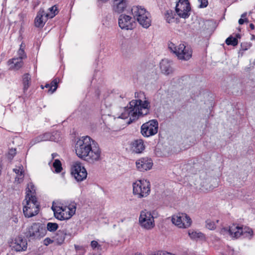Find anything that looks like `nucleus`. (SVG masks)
Masks as SVG:
<instances>
[{"mask_svg": "<svg viewBox=\"0 0 255 255\" xmlns=\"http://www.w3.org/2000/svg\"><path fill=\"white\" fill-rule=\"evenodd\" d=\"M58 83V80L57 79L52 80L50 84V89H49L48 92H50L51 94L55 92L57 88Z\"/></svg>", "mask_w": 255, "mask_h": 255, "instance_id": "c85d7f7f", "label": "nucleus"}, {"mask_svg": "<svg viewBox=\"0 0 255 255\" xmlns=\"http://www.w3.org/2000/svg\"><path fill=\"white\" fill-rule=\"evenodd\" d=\"M189 236L190 237L191 239H196L199 238L200 237L201 233H197L196 232H188Z\"/></svg>", "mask_w": 255, "mask_h": 255, "instance_id": "4c0bfd02", "label": "nucleus"}, {"mask_svg": "<svg viewBox=\"0 0 255 255\" xmlns=\"http://www.w3.org/2000/svg\"><path fill=\"white\" fill-rule=\"evenodd\" d=\"M220 233L224 235L229 234L230 235L229 228H223L221 229Z\"/></svg>", "mask_w": 255, "mask_h": 255, "instance_id": "a19ab883", "label": "nucleus"}, {"mask_svg": "<svg viewBox=\"0 0 255 255\" xmlns=\"http://www.w3.org/2000/svg\"><path fill=\"white\" fill-rule=\"evenodd\" d=\"M52 209L54 212L55 218L59 220H68L72 216L69 211V209L66 206L53 204Z\"/></svg>", "mask_w": 255, "mask_h": 255, "instance_id": "9d476101", "label": "nucleus"}, {"mask_svg": "<svg viewBox=\"0 0 255 255\" xmlns=\"http://www.w3.org/2000/svg\"><path fill=\"white\" fill-rule=\"evenodd\" d=\"M31 84V77L29 74L26 73L22 77L23 91L25 93Z\"/></svg>", "mask_w": 255, "mask_h": 255, "instance_id": "b1692460", "label": "nucleus"}, {"mask_svg": "<svg viewBox=\"0 0 255 255\" xmlns=\"http://www.w3.org/2000/svg\"><path fill=\"white\" fill-rule=\"evenodd\" d=\"M241 47L243 50H247L250 48V44L248 43H242Z\"/></svg>", "mask_w": 255, "mask_h": 255, "instance_id": "37998d69", "label": "nucleus"}, {"mask_svg": "<svg viewBox=\"0 0 255 255\" xmlns=\"http://www.w3.org/2000/svg\"><path fill=\"white\" fill-rule=\"evenodd\" d=\"M140 225L143 228L150 230L154 227V221L151 213L146 210L142 211L139 217Z\"/></svg>", "mask_w": 255, "mask_h": 255, "instance_id": "9b49d317", "label": "nucleus"}, {"mask_svg": "<svg viewBox=\"0 0 255 255\" xmlns=\"http://www.w3.org/2000/svg\"><path fill=\"white\" fill-rule=\"evenodd\" d=\"M172 61L167 59H163L160 63L161 72L166 75H169L173 72Z\"/></svg>", "mask_w": 255, "mask_h": 255, "instance_id": "6ab92c4d", "label": "nucleus"}, {"mask_svg": "<svg viewBox=\"0 0 255 255\" xmlns=\"http://www.w3.org/2000/svg\"><path fill=\"white\" fill-rule=\"evenodd\" d=\"M11 64L12 68L18 70L23 65L22 59L19 58H14L9 61Z\"/></svg>", "mask_w": 255, "mask_h": 255, "instance_id": "393cba45", "label": "nucleus"}, {"mask_svg": "<svg viewBox=\"0 0 255 255\" xmlns=\"http://www.w3.org/2000/svg\"><path fill=\"white\" fill-rule=\"evenodd\" d=\"M41 88L43 89H44V87H43L42 86H41Z\"/></svg>", "mask_w": 255, "mask_h": 255, "instance_id": "4d7b16f0", "label": "nucleus"}, {"mask_svg": "<svg viewBox=\"0 0 255 255\" xmlns=\"http://www.w3.org/2000/svg\"><path fill=\"white\" fill-rule=\"evenodd\" d=\"M191 7L188 0H179L176 3L175 11L181 18H187L190 14Z\"/></svg>", "mask_w": 255, "mask_h": 255, "instance_id": "f8f14e48", "label": "nucleus"}, {"mask_svg": "<svg viewBox=\"0 0 255 255\" xmlns=\"http://www.w3.org/2000/svg\"><path fill=\"white\" fill-rule=\"evenodd\" d=\"M67 207L69 209V211L72 216L75 214L76 210V204L75 202L71 203Z\"/></svg>", "mask_w": 255, "mask_h": 255, "instance_id": "c9c22d12", "label": "nucleus"}, {"mask_svg": "<svg viewBox=\"0 0 255 255\" xmlns=\"http://www.w3.org/2000/svg\"><path fill=\"white\" fill-rule=\"evenodd\" d=\"M45 88H48V90L49 89H50V84H46L45 86H44Z\"/></svg>", "mask_w": 255, "mask_h": 255, "instance_id": "de8ad7c7", "label": "nucleus"}, {"mask_svg": "<svg viewBox=\"0 0 255 255\" xmlns=\"http://www.w3.org/2000/svg\"><path fill=\"white\" fill-rule=\"evenodd\" d=\"M75 152L80 158L90 163L101 159V150L99 144L89 136H82L77 141Z\"/></svg>", "mask_w": 255, "mask_h": 255, "instance_id": "f257e3e1", "label": "nucleus"}, {"mask_svg": "<svg viewBox=\"0 0 255 255\" xmlns=\"http://www.w3.org/2000/svg\"><path fill=\"white\" fill-rule=\"evenodd\" d=\"M53 166L55 168L56 173H59L62 169V165L59 159H55L53 163Z\"/></svg>", "mask_w": 255, "mask_h": 255, "instance_id": "7c9ffc66", "label": "nucleus"}, {"mask_svg": "<svg viewBox=\"0 0 255 255\" xmlns=\"http://www.w3.org/2000/svg\"><path fill=\"white\" fill-rule=\"evenodd\" d=\"M71 173L78 182L84 180L87 176L86 169L80 162H75L73 164L71 168Z\"/></svg>", "mask_w": 255, "mask_h": 255, "instance_id": "4468645a", "label": "nucleus"}, {"mask_svg": "<svg viewBox=\"0 0 255 255\" xmlns=\"http://www.w3.org/2000/svg\"><path fill=\"white\" fill-rule=\"evenodd\" d=\"M169 48L180 60H188L192 57V50L191 47L185 46L184 44H180L177 47H175L173 43H171L169 45Z\"/></svg>", "mask_w": 255, "mask_h": 255, "instance_id": "0eeeda50", "label": "nucleus"}, {"mask_svg": "<svg viewBox=\"0 0 255 255\" xmlns=\"http://www.w3.org/2000/svg\"><path fill=\"white\" fill-rule=\"evenodd\" d=\"M99 1H100L102 2H105L106 1H107L108 0H98Z\"/></svg>", "mask_w": 255, "mask_h": 255, "instance_id": "603ef678", "label": "nucleus"}, {"mask_svg": "<svg viewBox=\"0 0 255 255\" xmlns=\"http://www.w3.org/2000/svg\"><path fill=\"white\" fill-rule=\"evenodd\" d=\"M246 13H244L243 14H242L241 17H245L246 16Z\"/></svg>", "mask_w": 255, "mask_h": 255, "instance_id": "3c124183", "label": "nucleus"}, {"mask_svg": "<svg viewBox=\"0 0 255 255\" xmlns=\"http://www.w3.org/2000/svg\"><path fill=\"white\" fill-rule=\"evenodd\" d=\"M110 97H111V96H109V97L107 98L106 99V100H108L110 98Z\"/></svg>", "mask_w": 255, "mask_h": 255, "instance_id": "864d4df0", "label": "nucleus"}, {"mask_svg": "<svg viewBox=\"0 0 255 255\" xmlns=\"http://www.w3.org/2000/svg\"><path fill=\"white\" fill-rule=\"evenodd\" d=\"M26 1H27L28 0H25Z\"/></svg>", "mask_w": 255, "mask_h": 255, "instance_id": "13d9d810", "label": "nucleus"}, {"mask_svg": "<svg viewBox=\"0 0 255 255\" xmlns=\"http://www.w3.org/2000/svg\"><path fill=\"white\" fill-rule=\"evenodd\" d=\"M200 3V5L199 7L200 8H205L208 5V0H198Z\"/></svg>", "mask_w": 255, "mask_h": 255, "instance_id": "58836bf2", "label": "nucleus"}, {"mask_svg": "<svg viewBox=\"0 0 255 255\" xmlns=\"http://www.w3.org/2000/svg\"><path fill=\"white\" fill-rule=\"evenodd\" d=\"M54 241L53 240H52L51 239H50L49 238H46V239H45L43 241V244L45 246H48L49 245V244L52 243L53 242H54Z\"/></svg>", "mask_w": 255, "mask_h": 255, "instance_id": "79ce46f5", "label": "nucleus"}, {"mask_svg": "<svg viewBox=\"0 0 255 255\" xmlns=\"http://www.w3.org/2000/svg\"><path fill=\"white\" fill-rule=\"evenodd\" d=\"M49 17L46 16V13L42 9H40L37 12L35 18L34 23L36 27H42Z\"/></svg>", "mask_w": 255, "mask_h": 255, "instance_id": "aec40b11", "label": "nucleus"}, {"mask_svg": "<svg viewBox=\"0 0 255 255\" xmlns=\"http://www.w3.org/2000/svg\"><path fill=\"white\" fill-rule=\"evenodd\" d=\"M226 43L228 45L236 46L238 44V39L234 38L232 36H230L226 40Z\"/></svg>", "mask_w": 255, "mask_h": 255, "instance_id": "c756f323", "label": "nucleus"}, {"mask_svg": "<svg viewBox=\"0 0 255 255\" xmlns=\"http://www.w3.org/2000/svg\"><path fill=\"white\" fill-rule=\"evenodd\" d=\"M172 222L179 228H186L191 225L192 221L187 214L178 213L172 216Z\"/></svg>", "mask_w": 255, "mask_h": 255, "instance_id": "ddd939ff", "label": "nucleus"}, {"mask_svg": "<svg viewBox=\"0 0 255 255\" xmlns=\"http://www.w3.org/2000/svg\"><path fill=\"white\" fill-rule=\"evenodd\" d=\"M135 255H141L140 254H136Z\"/></svg>", "mask_w": 255, "mask_h": 255, "instance_id": "5fc2aeb1", "label": "nucleus"}, {"mask_svg": "<svg viewBox=\"0 0 255 255\" xmlns=\"http://www.w3.org/2000/svg\"><path fill=\"white\" fill-rule=\"evenodd\" d=\"M140 97L142 96L144 100L141 99L132 100L128 105L124 108H120V112L116 114L117 118L126 119L129 118L128 124L132 123L139 118H142L149 114L150 103L146 99L143 93H140Z\"/></svg>", "mask_w": 255, "mask_h": 255, "instance_id": "f03ea898", "label": "nucleus"}, {"mask_svg": "<svg viewBox=\"0 0 255 255\" xmlns=\"http://www.w3.org/2000/svg\"><path fill=\"white\" fill-rule=\"evenodd\" d=\"M127 5L128 4H127L113 2V9L114 12L120 13L125 10Z\"/></svg>", "mask_w": 255, "mask_h": 255, "instance_id": "a878e982", "label": "nucleus"}, {"mask_svg": "<svg viewBox=\"0 0 255 255\" xmlns=\"http://www.w3.org/2000/svg\"><path fill=\"white\" fill-rule=\"evenodd\" d=\"M58 156V154L56 153H53L52 154V158H54L55 157L57 156Z\"/></svg>", "mask_w": 255, "mask_h": 255, "instance_id": "09e8293b", "label": "nucleus"}, {"mask_svg": "<svg viewBox=\"0 0 255 255\" xmlns=\"http://www.w3.org/2000/svg\"><path fill=\"white\" fill-rule=\"evenodd\" d=\"M247 21H248V19L247 18H245V19H244L243 18H240L239 20V23L240 24H243L245 22H247Z\"/></svg>", "mask_w": 255, "mask_h": 255, "instance_id": "a18cd8bd", "label": "nucleus"}, {"mask_svg": "<svg viewBox=\"0 0 255 255\" xmlns=\"http://www.w3.org/2000/svg\"><path fill=\"white\" fill-rule=\"evenodd\" d=\"M131 149L136 153H141L145 149L143 140L141 139L134 140L131 143Z\"/></svg>", "mask_w": 255, "mask_h": 255, "instance_id": "412c9836", "label": "nucleus"}, {"mask_svg": "<svg viewBox=\"0 0 255 255\" xmlns=\"http://www.w3.org/2000/svg\"><path fill=\"white\" fill-rule=\"evenodd\" d=\"M49 13H46V16L49 18H53L58 13L57 7L56 5H54L49 8Z\"/></svg>", "mask_w": 255, "mask_h": 255, "instance_id": "cd10ccee", "label": "nucleus"}, {"mask_svg": "<svg viewBox=\"0 0 255 255\" xmlns=\"http://www.w3.org/2000/svg\"><path fill=\"white\" fill-rule=\"evenodd\" d=\"M230 236L232 239H238L242 235L246 237L252 236L253 230L248 227L233 225L229 227Z\"/></svg>", "mask_w": 255, "mask_h": 255, "instance_id": "6e6552de", "label": "nucleus"}, {"mask_svg": "<svg viewBox=\"0 0 255 255\" xmlns=\"http://www.w3.org/2000/svg\"><path fill=\"white\" fill-rule=\"evenodd\" d=\"M158 124L156 120H152L143 124L141 127V133L145 137L155 134L158 131Z\"/></svg>", "mask_w": 255, "mask_h": 255, "instance_id": "1a4fd4ad", "label": "nucleus"}, {"mask_svg": "<svg viewBox=\"0 0 255 255\" xmlns=\"http://www.w3.org/2000/svg\"><path fill=\"white\" fill-rule=\"evenodd\" d=\"M11 247L12 249L16 252L24 251L27 247V241L22 237H17L12 243Z\"/></svg>", "mask_w": 255, "mask_h": 255, "instance_id": "a211bd4d", "label": "nucleus"}, {"mask_svg": "<svg viewBox=\"0 0 255 255\" xmlns=\"http://www.w3.org/2000/svg\"><path fill=\"white\" fill-rule=\"evenodd\" d=\"M206 227L209 230H213L216 228L215 223L211 220H207L206 221Z\"/></svg>", "mask_w": 255, "mask_h": 255, "instance_id": "72a5a7b5", "label": "nucleus"}, {"mask_svg": "<svg viewBox=\"0 0 255 255\" xmlns=\"http://www.w3.org/2000/svg\"><path fill=\"white\" fill-rule=\"evenodd\" d=\"M35 194L36 191L35 186L32 182H30L27 184V187L26 189L25 197L29 195V198L33 199L34 198H36Z\"/></svg>", "mask_w": 255, "mask_h": 255, "instance_id": "5701e85b", "label": "nucleus"}, {"mask_svg": "<svg viewBox=\"0 0 255 255\" xmlns=\"http://www.w3.org/2000/svg\"><path fill=\"white\" fill-rule=\"evenodd\" d=\"M237 39V38H241V36L239 34H236V37Z\"/></svg>", "mask_w": 255, "mask_h": 255, "instance_id": "8fccbe9b", "label": "nucleus"}, {"mask_svg": "<svg viewBox=\"0 0 255 255\" xmlns=\"http://www.w3.org/2000/svg\"><path fill=\"white\" fill-rule=\"evenodd\" d=\"M150 192L149 182L145 180H138L132 184V193L138 198L147 197Z\"/></svg>", "mask_w": 255, "mask_h": 255, "instance_id": "20e7f679", "label": "nucleus"}, {"mask_svg": "<svg viewBox=\"0 0 255 255\" xmlns=\"http://www.w3.org/2000/svg\"><path fill=\"white\" fill-rule=\"evenodd\" d=\"M46 233L45 228L39 223H34L27 228L25 235L29 240L40 239Z\"/></svg>", "mask_w": 255, "mask_h": 255, "instance_id": "423d86ee", "label": "nucleus"}, {"mask_svg": "<svg viewBox=\"0 0 255 255\" xmlns=\"http://www.w3.org/2000/svg\"><path fill=\"white\" fill-rule=\"evenodd\" d=\"M23 167H19L18 169L14 168L13 171L17 175L18 177H15V181L18 183H20L23 180Z\"/></svg>", "mask_w": 255, "mask_h": 255, "instance_id": "bb28decb", "label": "nucleus"}, {"mask_svg": "<svg viewBox=\"0 0 255 255\" xmlns=\"http://www.w3.org/2000/svg\"><path fill=\"white\" fill-rule=\"evenodd\" d=\"M250 27L252 29H255V25L253 23H251L250 24Z\"/></svg>", "mask_w": 255, "mask_h": 255, "instance_id": "49530a36", "label": "nucleus"}, {"mask_svg": "<svg viewBox=\"0 0 255 255\" xmlns=\"http://www.w3.org/2000/svg\"><path fill=\"white\" fill-rule=\"evenodd\" d=\"M58 225L57 223L48 222L47 224V229L50 232H54L57 230Z\"/></svg>", "mask_w": 255, "mask_h": 255, "instance_id": "473e14b6", "label": "nucleus"}, {"mask_svg": "<svg viewBox=\"0 0 255 255\" xmlns=\"http://www.w3.org/2000/svg\"><path fill=\"white\" fill-rule=\"evenodd\" d=\"M91 246L93 249L97 248L98 249L101 250V246L96 241H92L91 243Z\"/></svg>", "mask_w": 255, "mask_h": 255, "instance_id": "ea45409f", "label": "nucleus"}, {"mask_svg": "<svg viewBox=\"0 0 255 255\" xmlns=\"http://www.w3.org/2000/svg\"><path fill=\"white\" fill-rule=\"evenodd\" d=\"M119 25L123 29H132L135 26V22L130 16L122 14L119 18Z\"/></svg>", "mask_w": 255, "mask_h": 255, "instance_id": "dca6fc26", "label": "nucleus"}, {"mask_svg": "<svg viewBox=\"0 0 255 255\" xmlns=\"http://www.w3.org/2000/svg\"><path fill=\"white\" fill-rule=\"evenodd\" d=\"M216 222H217V223H218V222H219V220H216Z\"/></svg>", "mask_w": 255, "mask_h": 255, "instance_id": "6e6d98bb", "label": "nucleus"}, {"mask_svg": "<svg viewBox=\"0 0 255 255\" xmlns=\"http://www.w3.org/2000/svg\"><path fill=\"white\" fill-rule=\"evenodd\" d=\"M66 233L64 230H59L54 237V242L58 245L63 243L65 239Z\"/></svg>", "mask_w": 255, "mask_h": 255, "instance_id": "4be33fe9", "label": "nucleus"}, {"mask_svg": "<svg viewBox=\"0 0 255 255\" xmlns=\"http://www.w3.org/2000/svg\"><path fill=\"white\" fill-rule=\"evenodd\" d=\"M28 196L25 197L22 203L24 205L23 212L26 218H30L36 215L39 210V204L37 198H29Z\"/></svg>", "mask_w": 255, "mask_h": 255, "instance_id": "39448f33", "label": "nucleus"}, {"mask_svg": "<svg viewBox=\"0 0 255 255\" xmlns=\"http://www.w3.org/2000/svg\"><path fill=\"white\" fill-rule=\"evenodd\" d=\"M18 58H20L21 59H23L26 57V55L25 53L24 49L23 48H22V44H21L19 50L18 51Z\"/></svg>", "mask_w": 255, "mask_h": 255, "instance_id": "e433bc0d", "label": "nucleus"}, {"mask_svg": "<svg viewBox=\"0 0 255 255\" xmlns=\"http://www.w3.org/2000/svg\"><path fill=\"white\" fill-rule=\"evenodd\" d=\"M136 169L140 171L143 172L150 170L153 166V162L150 158L148 157H141L135 162Z\"/></svg>", "mask_w": 255, "mask_h": 255, "instance_id": "f3484780", "label": "nucleus"}, {"mask_svg": "<svg viewBox=\"0 0 255 255\" xmlns=\"http://www.w3.org/2000/svg\"><path fill=\"white\" fill-rule=\"evenodd\" d=\"M59 132L57 131L53 132L52 133L50 132H46L33 139L31 141V143L33 145L36 143L47 140L57 141L59 140Z\"/></svg>", "mask_w": 255, "mask_h": 255, "instance_id": "2eb2a0df", "label": "nucleus"}, {"mask_svg": "<svg viewBox=\"0 0 255 255\" xmlns=\"http://www.w3.org/2000/svg\"><path fill=\"white\" fill-rule=\"evenodd\" d=\"M132 15L143 28H147L151 23L150 13L141 6H133L131 9Z\"/></svg>", "mask_w": 255, "mask_h": 255, "instance_id": "7ed1b4c3", "label": "nucleus"}, {"mask_svg": "<svg viewBox=\"0 0 255 255\" xmlns=\"http://www.w3.org/2000/svg\"><path fill=\"white\" fill-rule=\"evenodd\" d=\"M173 12L171 10H168L165 14V17L168 23H170L174 19Z\"/></svg>", "mask_w": 255, "mask_h": 255, "instance_id": "2f4dec72", "label": "nucleus"}, {"mask_svg": "<svg viewBox=\"0 0 255 255\" xmlns=\"http://www.w3.org/2000/svg\"><path fill=\"white\" fill-rule=\"evenodd\" d=\"M113 2L118 3H124V4H128V0H114Z\"/></svg>", "mask_w": 255, "mask_h": 255, "instance_id": "c03bdc74", "label": "nucleus"}, {"mask_svg": "<svg viewBox=\"0 0 255 255\" xmlns=\"http://www.w3.org/2000/svg\"><path fill=\"white\" fill-rule=\"evenodd\" d=\"M16 151L15 148H10L9 149L7 154V157L8 160L11 161L13 158L14 156L16 155Z\"/></svg>", "mask_w": 255, "mask_h": 255, "instance_id": "f704fd0d", "label": "nucleus"}]
</instances>
